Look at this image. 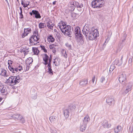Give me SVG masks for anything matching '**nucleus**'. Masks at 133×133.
Returning <instances> with one entry per match:
<instances>
[{"instance_id":"obj_8","label":"nucleus","mask_w":133,"mask_h":133,"mask_svg":"<svg viewBox=\"0 0 133 133\" xmlns=\"http://www.w3.org/2000/svg\"><path fill=\"white\" fill-rule=\"evenodd\" d=\"M119 80L120 83L123 85H124L126 82V77L125 75L122 74L119 76Z\"/></svg>"},{"instance_id":"obj_33","label":"nucleus","mask_w":133,"mask_h":133,"mask_svg":"<svg viewBox=\"0 0 133 133\" xmlns=\"http://www.w3.org/2000/svg\"><path fill=\"white\" fill-rule=\"evenodd\" d=\"M65 45L69 50H70L71 49V45L70 44L68 43H67L65 44Z\"/></svg>"},{"instance_id":"obj_55","label":"nucleus","mask_w":133,"mask_h":133,"mask_svg":"<svg viewBox=\"0 0 133 133\" xmlns=\"http://www.w3.org/2000/svg\"><path fill=\"white\" fill-rule=\"evenodd\" d=\"M23 6L24 8H25V7H26L27 6V5H26V4H24Z\"/></svg>"},{"instance_id":"obj_1","label":"nucleus","mask_w":133,"mask_h":133,"mask_svg":"<svg viewBox=\"0 0 133 133\" xmlns=\"http://www.w3.org/2000/svg\"><path fill=\"white\" fill-rule=\"evenodd\" d=\"M82 30L85 37L87 38L88 37L90 40L95 39L97 37L99 36L98 30L93 28L90 29V25L88 24H85Z\"/></svg>"},{"instance_id":"obj_38","label":"nucleus","mask_w":133,"mask_h":133,"mask_svg":"<svg viewBox=\"0 0 133 133\" xmlns=\"http://www.w3.org/2000/svg\"><path fill=\"white\" fill-rule=\"evenodd\" d=\"M40 47L41 49L43 50L45 52H47V50L45 48L44 46L40 45Z\"/></svg>"},{"instance_id":"obj_32","label":"nucleus","mask_w":133,"mask_h":133,"mask_svg":"<svg viewBox=\"0 0 133 133\" xmlns=\"http://www.w3.org/2000/svg\"><path fill=\"white\" fill-rule=\"evenodd\" d=\"M19 9L20 11V12L19 13L20 16V18H23V15L22 14V8L21 7H19Z\"/></svg>"},{"instance_id":"obj_59","label":"nucleus","mask_w":133,"mask_h":133,"mask_svg":"<svg viewBox=\"0 0 133 133\" xmlns=\"http://www.w3.org/2000/svg\"><path fill=\"white\" fill-rule=\"evenodd\" d=\"M2 99L0 98V102H1V101L2 100Z\"/></svg>"},{"instance_id":"obj_30","label":"nucleus","mask_w":133,"mask_h":133,"mask_svg":"<svg viewBox=\"0 0 133 133\" xmlns=\"http://www.w3.org/2000/svg\"><path fill=\"white\" fill-rule=\"evenodd\" d=\"M6 71L4 69H2V70L1 72V75L3 76H7V75L6 74Z\"/></svg>"},{"instance_id":"obj_7","label":"nucleus","mask_w":133,"mask_h":133,"mask_svg":"<svg viewBox=\"0 0 133 133\" xmlns=\"http://www.w3.org/2000/svg\"><path fill=\"white\" fill-rule=\"evenodd\" d=\"M43 60L44 62L43 63V64L45 65H48V63H49V60L51 59V63L52 58L51 57V56H50V57L46 54H44L43 56Z\"/></svg>"},{"instance_id":"obj_4","label":"nucleus","mask_w":133,"mask_h":133,"mask_svg":"<svg viewBox=\"0 0 133 133\" xmlns=\"http://www.w3.org/2000/svg\"><path fill=\"white\" fill-rule=\"evenodd\" d=\"M38 36H32L29 39L30 43L31 45H35L39 43Z\"/></svg>"},{"instance_id":"obj_9","label":"nucleus","mask_w":133,"mask_h":133,"mask_svg":"<svg viewBox=\"0 0 133 133\" xmlns=\"http://www.w3.org/2000/svg\"><path fill=\"white\" fill-rule=\"evenodd\" d=\"M30 14L31 16L33 15H35V17L36 19H39L41 16L38 11L36 10H32L31 12H30Z\"/></svg>"},{"instance_id":"obj_48","label":"nucleus","mask_w":133,"mask_h":133,"mask_svg":"<svg viewBox=\"0 0 133 133\" xmlns=\"http://www.w3.org/2000/svg\"><path fill=\"white\" fill-rule=\"evenodd\" d=\"M132 59L131 58H130L129 59V64H131L132 62Z\"/></svg>"},{"instance_id":"obj_14","label":"nucleus","mask_w":133,"mask_h":133,"mask_svg":"<svg viewBox=\"0 0 133 133\" xmlns=\"http://www.w3.org/2000/svg\"><path fill=\"white\" fill-rule=\"evenodd\" d=\"M12 117L13 119L16 121L19 120L22 118V116L19 114L13 115L12 116Z\"/></svg>"},{"instance_id":"obj_47","label":"nucleus","mask_w":133,"mask_h":133,"mask_svg":"<svg viewBox=\"0 0 133 133\" xmlns=\"http://www.w3.org/2000/svg\"><path fill=\"white\" fill-rule=\"evenodd\" d=\"M31 65H29V64H26V70H28L29 69V68H30Z\"/></svg>"},{"instance_id":"obj_19","label":"nucleus","mask_w":133,"mask_h":133,"mask_svg":"<svg viewBox=\"0 0 133 133\" xmlns=\"http://www.w3.org/2000/svg\"><path fill=\"white\" fill-rule=\"evenodd\" d=\"M30 46H28V47H26L24 48V50L23 51L25 55H26L29 51H30Z\"/></svg>"},{"instance_id":"obj_54","label":"nucleus","mask_w":133,"mask_h":133,"mask_svg":"<svg viewBox=\"0 0 133 133\" xmlns=\"http://www.w3.org/2000/svg\"><path fill=\"white\" fill-rule=\"evenodd\" d=\"M109 35L108 36V38L110 37V36H111V32H110L109 33Z\"/></svg>"},{"instance_id":"obj_36","label":"nucleus","mask_w":133,"mask_h":133,"mask_svg":"<svg viewBox=\"0 0 133 133\" xmlns=\"http://www.w3.org/2000/svg\"><path fill=\"white\" fill-rule=\"evenodd\" d=\"M47 26L49 28L52 29L53 26H52V24L51 25L49 22H48L47 23Z\"/></svg>"},{"instance_id":"obj_20","label":"nucleus","mask_w":133,"mask_h":133,"mask_svg":"<svg viewBox=\"0 0 133 133\" xmlns=\"http://www.w3.org/2000/svg\"><path fill=\"white\" fill-rule=\"evenodd\" d=\"M9 69L13 73H17L18 70L17 68H14L12 66H9Z\"/></svg>"},{"instance_id":"obj_39","label":"nucleus","mask_w":133,"mask_h":133,"mask_svg":"<svg viewBox=\"0 0 133 133\" xmlns=\"http://www.w3.org/2000/svg\"><path fill=\"white\" fill-rule=\"evenodd\" d=\"M17 68V70H18L19 71H21V70H23V68L22 67L21 65H19L18 66Z\"/></svg>"},{"instance_id":"obj_6","label":"nucleus","mask_w":133,"mask_h":133,"mask_svg":"<svg viewBox=\"0 0 133 133\" xmlns=\"http://www.w3.org/2000/svg\"><path fill=\"white\" fill-rule=\"evenodd\" d=\"M75 107L74 106H69L67 109L65 110L64 111V113L65 117L68 118L69 116V113L72 111H74L75 109Z\"/></svg>"},{"instance_id":"obj_57","label":"nucleus","mask_w":133,"mask_h":133,"mask_svg":"<svg viewBox=\"0 0 133 133\" xmlns=\"http://www.w3.org/2000/svg\"><path fill=\"white\" fill-rule=\"evenodd\" d=\"M21 4L22 5H24V3H23V1H21Z\"/></svg>"},{"instance_id":"obj_62","label":"nucleus","mask_w":133,"mask_h":133,"mask_svg":"<svg viewBox=\"0 0 133 133\" xmlns=\"http://www.w3.org/2000/svg\"><path fill=\"white\" fill-rule=\"evenodd\" d=\"M17 0V1L18 2V0Z\"/></svg>"},{"instance_id":"obj_37","label":"nucleus","mask_w":133,"mask_h":133,"mask_svg":"<svg viewBox=\"0 0 133 133\" xmlns=\"http://www.w3.org/2000/svg\"><path fill=\"white\" fill-rule=\"evenodd\" d=\"M32 36H38V31L36 30L34 31L33 33V35H32Z\"/></svg>"},{"instance_id":"obj_3","label":"nucleus","mask_w":133,"mask_h":133,"mask_svg":"<svg viewBox=\"0 0 133 133\" xmlns=\"http://www.w3.org/2000/svg\"><path fill=\"white\" fill-rule=\"evenodd\" d=\"M104 1L102 0H94L91 2L92 7L94 8H99L104 5Z\"/></svg>"},{"instance_id":"obj_61","label":"nucleus","mask_w":133,"mask_h":133,"mask_svg":"<svg viewBox=\"0 0 133 133\" xmlns=\"http://www.w3.org/2000/svg\"><path fill=\"white\" fill-rule=\"evenodd\" d=\"M55 65L56 66H57V65H56V64H55Z\"/></svg>"},{"instance_id":"obj_49","label":"nucleus","mask_w":133,"mask_h":133,"mask_svg":"<svg viewBox=\"0 0 133 133\" xmlns=\"http://www.w3.org/2000/svg\"><path fill=\"white\" fill-rule=\"evenodd\" d=\"M54 45H50V46H49V48L51 49L52 50V49H54Z\"/></svg>"},{"instance_id":"obj_44","label":"nucleus","mask_w":133,"mask_h":133,"mask_svg":"<svg viewBox=\"0 0 133 133\" xmlns=\"http://www.w3.org/2000/svg\"><path fill=\"white\" fill-rule=\"evenodd\" d=\"M123 56H122L121 57V59L120 61V63L119 65H121L123 63Z\"/></svg>"},{"instance_id":"obj_18","label":"nucleus","mask_w":133,"mask_h":133,"mask_svg":"<svg viewBox=\"0 0 133 133\" xmlns=\"http://www.w3.org/2000/svg\"><path fill=\"white\" fill-rule=\"evenodd\" d=\"M87 125L83 123L81 124L80 127V130L81 131L83 132L85 131Z\"/></svg>"},{"instance_id":"obj_41","label":"nucleus","mask_w":133,"mask_h":133,"mask_svg":"<svg viewBox=\"0 0 133 133\" xmlns=\"http://www.w3.org/2000/svg\"><path fill=\"white\" fill-rule=\"evenodd\" d=\"M50 132L51 133H57L56 130H53L52 128H50Z\"/></svg>"},{"instance_id":"obj_2","label":"nucleus","mask_w":133,"mask_h":133,"mask_svg":"<svg viewBox=\"0 0 133 133\" xmlns=\"http://www.w3.org/2000/svg\"><path fill=\"white\" fill-rule=\"evenodd\" d=\"M21 81V78L18 76H11L6 81L5 83L10 85H15L19 83Z\"/></svg>"},{"instance_id":"obj_46","label":"nucleus","mask_w":133,"mask_h":133,"mask_svg":"<svg viewBox=\"0 0 133 133\" xmlns=\"http://www.w3.org/2000/svg\"><path fill=\"white\" fill-rule=\"evenodd\" d=\"M27 35H26L25 33L24 32L23 33L22 35H21V36L22 37V38H24L25 36H27Z\"/></svg>"},{"instance_id":"obj_45","label":"nucleus","mask_w":133,"mask_h":133,"mask_svg":"<svg viewBox=\"0 0 133 133\" xmlns=\"http://www.w3.org/2000/svg\"><path fill=\"white\" fill-rule=\"evenodd\" d=\"M20 120L21 122L22 123H23L25 122V120L22 117V118L21 119H19Z\"/></svg>"},{"instance_id":"obj_10","label":"nucleus","mask_w":133,"mask_h":133,"mask_svg":"<svg viewBox=\"0 0 133 133\" xmlns=\"http://www.w3.org/2000/svg\"><path fill=\"white\" fill-rule=\"evenodd\" d=\"M106 102L109 105L111 106L114 105L115 101L114 99L112 97L108 96L107 98Z\"/></svg>"},{"instance_id":"obj_35","label":"nucleus","mask_w":133,"mask_h":133,"mask_svg":"<svg viewBox=\"0 0 133 133\" xmlns=\"http://www.w3.org/2000/svg\"><path fill=\"white\" fill-rule=\"evenodd\" d=\"M115 64L118 66H120L121 65H119L120 63V61L118 59H116L114 61Z\"/></svg>"},{"instance_id":"obj_31","label":"nucleus","mask_w":133,"mask_h":133,"mask_svg":"<svg viewBox=\"0 0 133 133\" xmlns=\"http://www.w3.org/2000/svg\"><path fill=\"white\" fill-rule=\"evenodd\" d=\"M44 23H40L39 24V29L44 28L45 27Z\"/></svg>"},{"instance_id":"obj_16","label":"nucleus","mask_w":133,"mask_h":133,"mask_svg":"<svg viewBox=\"0 0 133 133\" xmlns=\"http://www.w3.org/2000/svg\"><path fill=\"white\" fill-rule=\"evenodd\" d=\"M0 91L2 93L6 92L7 89L4 85H0Z\"/></svg>"},{"instance_id":"obj_5","label":"nucleus","mask_w":133,"mask_h":133,"mask_svg":"<svg viewBox=\"0 0 133 133\" xmlns=\"http://www.w3.org/2000/svg\"><path fill=\"white\" fill-rule=\"evenodd\" d=\"M72 29H71V26L69 25L66 26L63 34L66 35L70 37V35L72 34Z\"/></svg>"},{"instance_id":"obj_11","label":"nucleus","mask_w":133,"mask_h":133,"mask_svg":"<svg viewBox=\"0 0 133 133\" xmlns=\"http://www.w3.org/2000/svg\"><path fill=\"white\" fill-rule=\"evenodd\" d=\"M132 86V84L130 83H129L127 85L126 88L124 91V93L125 94H127L129 91H130L131 89V88Z\"/></svg>"},{"instance_id":"obj_51","label":"nucleus","mask_w":133,"mask_h":133,"mask_svg":"<svg viewBox=\"0 0 133 133\" xmlns=\"http://www.w3.org/2000/svg\"><path fill=\"white\" fill-rule=\"evenodd\" d=\"M79 7L78 8H81L83 7V5L81 3L80 4H79Z\"/></svg>"},{"instance_id":"obj_26","label":"nucleus","mask_w":133,"mask_h":133,"mask_svg":"<svg viewBox=\"0 0 133 133\" xmlns=\"http://www.w3.org/2000/svg\"><path fill=\"white\" fill-rule=\"evenodd\" d=\"M61 53L62 55L65 58L67 57V55L66 53V51L65 50L62 49L61 51Z\"/></svg>"},{"instance_id":"obj_25","label":"nucleus","mask_w":133,"mask_h":133,"mask_svg":"<svg viewBox=\"0 0 133 133\" xmlns=\"http://www.w3.org/2000/svg\"><path fill=\"white\" fill-rule=\"evenodd\" d=\"M31 29L30 28H24V32L25 33L26 35H28V34L31 32Z\"/></svg>"},{"instance_id":"obj_22","label":"nucleus","mask_w":133,"mask_h":133,"mask_svg":"<svg viewBox=\"0 0 133 133\" xmlns=\"http://www.w3.org/2000/svg\"><path fill=\"white\" fill-rule=\"evenodd\" d=\"M102 125L105 128H108L109 127V125L108 122L106 120L104 121L102 123Z\"/></svg>"},{"instance_id":"obj_29","label":"nucleus","mask_w":133,"mask_h":133,"mask_svg":"<svg viewBox=\"0 0 133 133\" xmlns=\"http://www.w3.org/2000/svg\"><path fill=\"white\" fill-rule=\"evenodd\" d=\"M32 50H33L34 54L35 55H38L39 52V51L38 48H32Z\"/></svg>"},{"instance_id":"obj_24","label":"nucleus","mask_w":133,"mask_h":133,"mask_svg":"<svg viewBox=\"0 0 133 133\" xmlns=\"http://www.w3.org/2000/svg\"><path fill=\"white\" fill-rule=\"evenodd\" d=\"M122 129V127L120 126H118L116 128L114 129V131L115 132L117 133L120 132Z\"/></svg>"},{"instance_id":"obj_58","label":"nucleus","mask_w":133,"mask_h":133,"mask_svg":"<svg viewBox=\"0 0 133 133\" xmlns=\"http://www.w3.org/2000/svg\"><path fill=\"white\" fill-rule=\"evenodd\" d=\"M5 1H6L7 2V3L8 4V5H9V3L8 2L7 0H5Z\"/></svg>"},{"instance_id":"obj_12","label":"nucleus","mask_w":133,"mask_h":133,"mask_svg":"<svg viewBox=\"0 0 133 133\" xmlns=\"http://www.w3.org/2000/svg\"><path fill=\"white\" fill-rule=\"evenodd\" d=\"M49 119L51 123H56L58 121L57 117L56 116H51L49 117Z\"/></svg>"},{"instance_id":"obj_42","label":"nucleus","mask_w":133,"mask_h":133,"mask_svg":"<svg viewBox=\"0 0 133 133\" xmlns=\"http://www.w3.org/2000/svg\"><path fill=\"white\" fill-rule=\"evenodd\" d=\"M105 79L104 77H102L100 79V82L103 83V82L105 81Z\"/></svg>"},{"instance_id":"obj_15","label":"nucleus","mask_w":133,"mask_h":133,"mask_svg":"<svg viewBox=\"0 0 133 133\" xmlns=\"http://www.w3.org/2000/svg\"><path fill=\"white\" fill-rule=\"evenodd\" d=\"M51 59L49 60V63H48V64L47 65V66L48 67V72L49 73L51 74L52 75L53 74V71L52 69L51 68Z\"/></svg>"},{"instance_id":"obj_56","label":"nucleus","mask_w":133,"mask_h":133,"mask_svg":"<svg viewBox=\"0 0 133 133\" xmlns=\"http://www.w3.org/2000/svg\"><path fill=\"white\" fill-rule=\"evenodd\" d=\"M56 1H54V2L53 3H52V4L53 5H55L56 4Z\"/></svg>"},{"instance_id":"obj_43","label":"nucleus","mask_w":133,"mask_h":133,"mask_svg":"<svg viewBox=\"0 0 133 133\" xmlns=\"http://www.w3.org/2000/svg\"><path fill=\"white\" fill-rule=\"evenodd\" d=\"M12 61L11 60H9L8 61V64L9 65L8 67L9 66H11V65L12 64Z\"/></svg>"},{"instance_id":"obj_52","label":"nucleus","mask_w":133,"mask_h":133,"mask_svg":"<svg viewBox=\"0 0 133 133\" xmlns=\"http://www.w3.org/2000/svg\"><path fill=\"white\" fill-rule=\"evenodd\" d=\"M95 80V76H94V77H93L92 79V82H93V83H94V81Z\"/></svg>"},{"instance_id":"obj_23","label":"nucleus","mask_w":133,"mask_h":133,"mask_svg":"<svg viewBox=\"0 0 133 133\" xmlns=\"http://www.w3.org/2000/svg\"><path fill=\"white\" fill-rule=\"evenodd\" d=\"M79 28L78 27H76L75 29V34L76 36H77V35L79 36L81 34H80V31H79Z\"/></svg>"},{"instance_id":"obj_50","label":"nucleus","mask_w":133,"mask_h":133,"mask_svg":"<svg viewBox=\"0 0 133 133\" xmlns=\"http://www.w3.org/2000/svg\"><path fill=\"white\" fill-rule=\"evenodd\" d=\"M52 51L54 53V54H55L56 52V50L55 48H54V49L52 50Z\"/></svg>"},{"instance_id":"obj_40","label":"nucleus","mask_w":133,"mask_h":133,"mask_svg":"<svg viewBox=\"0 0 133 133\" xmlns=\"http://www.w3.org/2000/svg\"><path fill=\"white\" fill-rule=\"evenodd\" d=\"M115 68V66L114 65H111L110 67L109 71H112Z\"/></svg>"},{"instance_id":"obj_53","label":"nucleus","mask_w":133,"mask_h":133,"mask_svg":"<svg viewBox=\"0 0 133 133\" xmlns=\"http://www.w3.org/2000/svg\"><path fill=\"white\" fill-rule=\"evenodd\" d=\"M37 98V96L36 95H35L34 96H32V98L34 99H35Z\"/></svg>"},{"instance_id":"obj_13","label":"nucleus","mask_w":133,"mask_h":133,"mask_svg":"<svg viewBox=\"0 0 133 133\" xmlns=\"http://www.w3.org/2000/svg\"><path fill=\"white\" fill-rule=\"evenodd\" d=\"M66 25L65 24L63 23L61 24V25L58 26V28L61 31L62 33L64 32V31L65 29V28L66 26Z\"/></svg>"},{"instance_id":"obj_17","label":"nucleus","mask_w":133,"mask_h":133,"mask_svg":"<svg viewBox=\"0 0 133 133\" xmlns=\"http://www.w3.org/2000/svg\"><path fill=\"white\" fill-rule=\"evenodd\" d=\"M90 121V117L89 115H87L84 117V119L83 123L87 124Z\"/></svg>"},{"instance_id":"obj_21","label":"nucleus","mask_w":133,"mask_h":133,"mask_svg":"<svg viewBox=\"0 0 133 133\" xmlns=\"http://www.w3.org/2000/svg\"><path fill=\"white\" fill-rule=\"evenodd\" d=\"M88 83V81L87 79H83L79 83V84L82 86L86 85Z\"/></svg>"},{"instance_id":"obj_34","label":"nucleus","mask_w":133,"mask_h":133,"mask_svg":"<svg viewBox=\"0 0 133 133\" xmlns=\"http://www.w3.org/2000/svg\"><path fill=\"white\" fill-rule=\"evenodd\" d=\"M79 3L77 2H74L73 3V5H74L75 7L77 8H78L79 7Z\"/></svg>"},{"instance_id":"obj_60","label":"nucleus","mask_w":133,"mask_h":133,"mask_svg":"<svg viewBox=\"0 0 133 133\" xmlns=\"http://www.w3.org/2000/svg\"><path fill=\"white\" fill-rule=\"evenodd\" d=\"M53 63L54 64H55V61Z\"/></svg>"},{"instance_id":"obj_28","label":"nucleus","mask_w":133,"mask_h":133,"mask_svg":"<svg viewBox=\"0 0 133 133\" xmlns=\"http://www.w3.org/2000/svg\"><path fill=\"white\" fill-rule=\"evenodd\" d=\"M48 39L49 41L53 42L55 41V38L51 35L48 36Z\"/></svg>"},{"instance_id":"obj_27","label":"nucleus","mask_w":133,"mask_h":133,"mask_svg":"<svg viewBox=\"0 0 133 133\" xmlns=\"http://www.w3.org/2000/svg\"><path fill=\"white\" fill-rule=\"evenodd\" d=\"M27 64H29V65H31V63L33 62V59L32 58H28L26 61Z\"/></svg>"}]
</instances>
